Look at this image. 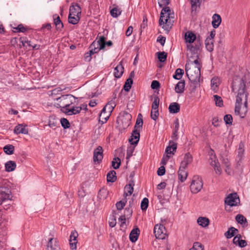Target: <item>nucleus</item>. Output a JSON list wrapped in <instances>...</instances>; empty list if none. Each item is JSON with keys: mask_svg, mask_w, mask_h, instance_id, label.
I'll return each mask as SVG.
<instances>
[{"mask_svg": "<svg viewBox=\"0 0 250 250\" xmlns=\"http://www.w3.org/2000/svg\"><path fill=\"white\" fill-rule=\"evenodd\" d=\"M232 91L238 88V93L236 96V104L235 107V113L239 115L241 118L246 117L248 111V95L246 91V82L244 78L240 79L238 82L237 80L232 83Z\"/></svg>", "mask_w": 250, "mask_h": 250, "instance_id": "obj_1", "label": "nucleus"}, {"mask_svg": "<svg viewBox=\"0 0 250 250\" xmlns=\"http://www.w3.org/2000/svg\"><path fill=\"white\" fill-rule=\"evenodd\" d=\"M169 0H158L159 5L160 7L165 6L161 12L160 18L159 21V24H164L163 28L167 31H169L171 27L167 24L168 21L170 18H174V13L171 12L170 8L167 6L169 4Z\"/></svg>", "mask_w": 250, "mask_h": 250, "instance_id": "obj_2", "label": "nucleus"}, {"mask_svg": "<svg viewBox=\"0 0 250 250\" xmlns=\"http://www.w3.org/2000/svg\"><path fill=\"white\" fill-rule=\"evenodd\" d=\"M184 39L187 43V50L191 54H197L202 45L200 36L197 37L193 32L188 31L185 33Z\"/></svg>", "mask_w": 250, "mask_h": 250, "instance_id": "obj_3", "label": "nucleus"}, {"mask_svg": "<svg viewBox=\"0 0 250 250\" xmlns=\"http://www.w3.org/2000/svg\"><path fill=\"white\" fill-rule=\"evenodd\" d=\"M200 70V67L190 66L188 68L187 64L186 65V73L191 83L190 87L191 88V92H195L199 82L201 75Z\"/></svg>", "mask_w": 250, "mask_h": 250, "instance_id": "obj_4", "label": "nucleus"}, {"mask_svg": "<svg viewBox=\"0 0 250 250\" xmlns=\"http://www.w3.org/2000/svg\"><path fill=\"white\" fill-rule=\"evenodd\" d=\"M76 99L71 94L62 95L60 97L56 98L58 103H55L54 105L57 108H61V111L64 113V111H66L71 104L75 103Z\"/></svg>", "mask_w": 250, "mask_h": 250, "instance_id": "obj_5", "label": "nucleus"}, {"mask_svg": "<svg viewBox=\"0 0 250 250\" xmlns=\"http://www.w3.org/2000/svg\"><path fill=\"white\" fill-rule=\"evenodd\" d=\"M203 186V183L202 178L198 175H195L193 177L190 186V190L193 193H197L201 190Z\"/></svg>", "mask_w": 250, "mask_h": 250, "instance_id": "obj_6", "label": "nucleus"}, {"mask_svg": "<svg viewBox=\"0 0 250 250\" xmlns=\"http://www.w3.org/2000/svg\"><path fill=\"white\" fill-rule=\"evenodd\" d=\"M240 199L236 193H230L225 199V203L230 207L240 205Z\"/></svg>", "mask_w": 250, "mask_h": 250, "instance_id": "obj_7", "label": "nucleus"}, {"mask_svg": "<svg viewBox=\"0 0 250 250\" xmlns=\"http://www.w3.org/2000/svg\"><path fill=\"white\" fill-rule=\"evenodd\" d=\"M167 231L163 225L157 224L154 228V233L156 238L160 239H165L167 236Z\"/></svg>", "mask_w": 250, "mask_h": 250, "instance_id": "obj_8", "label": "nucleus"}, {"mask_svg": "<svg viewBox=\"0 0 250 250\" xmlns=\"http://www.w3.org/2000/svg\"><path fill=\"white\" fill-rule=\"evenodd\" d=\"M12 197L9 188L7 187H0V204L7 199L11 200Z\"/></svg>", "mask_w": 250, "mask_h": 250, "instance_id": "obj_9", "label": "nucleus"}, {"mask_svg": "<svg viewBox=\"0 0 250 250\" xmlns=\"http://www.w3.org/2000/svg\"><path fill=\"white\" fill-rule=\"evenodd\" d=\"M103 149L101 146H98L94 150L93 162L94 163L100 164L103 159Z\"/></svg>", "mask_w": 250, "mask_h": 250, "instance_id": "obj_10", "label": "nucleus"}, {"mask_svg": "<svg viewBox=\"0 0 250 250\" xmlns=\"http://www.w3.org/2000/svg\"><path fill=\"white\" fill-rule=\"evenodd\" d=\"M131 115L126 111L123 112L119 117V119L122 122L123 126L125 128L129 126L131 124Z\"/></svg>", "mask_w": 250, "mask_h": 250, "instance_id": "obj_11", "label": "nucleus"}, {"mask_svg": "<svg viewBox=\"0 0 250 250\" xmlns=\"http://www.w3.org/2000/svg\"><path fill=\"white\" fill-rule=\"evenodd\" d=\"M140 129H135L133 130L131 138L128 139V141L131 145H137L140 139Z\"/></svg>", "mask_w": 250, "mask_h": 250, "instance_id": "obj_12", "label": "nucleus"}, {"mask_svg": "<svg viewBox=\"0 0 250 250\" xmlns=\"http://www.w3.org/2000/svg\"><path fill=\"white\" fill-rule=\"evenodd\" d=\"M134 186V182L133 180H130L129 184L126 185L125 187V192L124 193V196L126 198V197L129 195H131L133 192V186Z\"/></svg>", "mask_w": 250, "mask_h": 250, "instance_id": "obj_13", "label": "nucleus"}, {"mask_svg": "<svg viewBox=\"0 0 250 250\" xmlns=\"http://www.w3.org/2000/svg\"><path fill=\"white\" fill-rule=\"evenodd\" d=\"M186 168L180 166L178 171V178L181 182H184L187 179L188 175V171L185 170Z\"/></svg>", "mask_w": 250, "mask_h": 250, "instance_id": "obj_14", "label": "nucleus"}, {"mask_svg": "<svg viewBox=\"0 0 250 250\" xmlns=\"http://www.w3.org/2000/svg\"><path fill=\"white\" fill-rule=\"evenodd\" d=\"M140 234V229L138 228L133 229L129 234V240L132 242H135L138 239Z\"/></svg>", "mask_w": 250, "mask_h": 250, "instance_id": "obj_15", "label": "nucleus"}, {"mask_svg": "<svg viewBox=\"0 0 250 250\" xmlns=\"http://www.w3.org/2000/svg\"><path fill=\"white\" fill-rule=\"evenodd\" d=\"M82 106H72L70 108L67 109L66 111H64V113L68 115H76L80 113L82 110Z\"/></svg>", "mask_w": 250, "mask_h": 250, "instance_id": "obj_16", "label": "nucleus"}, {"mask_svg": "<svg viewBox=\"0 0 250 250\" xmlns=\"http://www.w3.org/2000/svg\"><path fill=\"white\" fill-rule=\"evenodd\" d=\"M69 14L73 16H79L81 14V8L80 5L76 3L75 5H71L69 8Z\"/></svg>", "mask_w": 250, "mask_h": 250, "instance_id": "obj_17", "label": "nucleus"}, {"mask_svg": "<svg viewBox=\"0 0 250 250\" xmlns=\"http://www.w3.org/2000/svg\"><path fill=\"white\" fill-rule=\"evenodd\" d=\"M193 160L192 156L189 153L185 154L184 160L181 163L180 166L187 167L188 165L191 163Z\"/></svg>", "mask_w": 250, "mask_h": 250, "instance_id": "obj_18", "label": "nucleus"}, {"mask_svg": "<svg viewBox=\"0 0 250 250\" xmlns=\"http://www.w3.org/2000/svg\"><path fill=\"white\" fill-rule=\"evenodd\" d=\"M26 125H23L22 124H19L17 125L14 129V132L17 134H28V129L26 128Z\"/></svg>", "mask_w": 250, "mask_h": 250, "instance_id": "obj_19", "label": "nucleus"}, {"mask_svg": "<svg viewBox=\"0 0 250 250\" xmlns=\"http://www.w3.org/2000/svg\"><path fill=\"white\" fill-rule=\"evenodd\" d=\"M212 18V25L214 28H217L221 23V17L219 14H214Z\"/></svg>", "mask_w": 250, "mask_h": 250, "instance_id": "obj_20", "label": "nucleus"}, {"mask_svg": "<svg viewBox=\"0 0 250 250\" xmlns=\"http://www.w3.org/2000/svg\"><path fill=\"white\" fill-rule=\"evenodd\" d=\"M169 112L170 113L175 114L180 111V104L176 102L172 103L170 104L168 107Z\"/></svg>", "mask_w": 250, "mask_h": 250, "instance_id": "obj_21", "label": "nucleus"}, {"mask_svg": "<svg viewBox=\"0 0 250 250\" xmlns=\"http://www.w3.org/2000/svg\"><path fill=\"white\" fill-rule=\"evenodd\" d=\"M53 238H51L49 239V241L47 245V250H60V247L58 243L55 241L54 245H53Z\"/></svg>", "mask_w": 250, "mask_h": 250, "instance_id": "obj_22", "label": "nucleus"}, {"mask_svg": "<svg viewBox=\"0 0 250 250\" xmlns=\"http://www.w3.org/2000/svg\"><path fill=\"white\" fill-rule=\"evenodd\" d=\"M124 67L121 64L117 65L114 69V75L116 78H120L124 73Z\"/></svg>", "mask_w": 250, "mask_h": 250, "instance_id": "obj_23", "label": "nucleus"}, {"mask_svg": "<svg viewBox=\"0 0 250 250\" xmlns=\"http://www.w3.org/2000/svg\"><path fill=\"white\" fill-rule=\"evenodd\" d=\"M210 164L214 167V170L216 174L219 175L221 174L222 169L220 167V164L217 161H216L215 160H213V158H211Z\"/></svg>", "mask_w": 250, "mask_h": 250, "instance_id": "obj_24", "label": "nucleus"}, {"mask_svg": "<svg viewBox=\"0 0 250 250\" xmlns=\"http://www.w3.org/2000/svg\"><path fill=\"white\" fill-rule=\"evenodd\" d=\"M185 82L184 80L179 81L175 87V92L177 93H182L184 91Z\"/></svg>", "mask_w": 250, "mask_h": 250, "instance_id": "obj_25", "label": "nucleus"}, {"mask_svg": "<svg viewBox=\"0 0 250 250\" xmlns=\"http://www.w3.org/2000/svg\"><path fill=\"white\" fill-rule=\"evenodd\" d=\"M5 170L8 172L14 170L16 167V164L12 161H9L5 164Z\"/></svg>", "mask_w": 250, "mask_h": 250, "instance_id": "obj_26", "label": "nucleus"}, {"mask_svg": "<svg viewBox=\"0 0 250 250\" xmlns=\"http://www.w3.org/2000/svg\"><path fill=\"white\" fill-rule=\"evenodd\" d=\"M54 24H55L56 26V28L57 30H61V29L63 27V24L62 21H61L60 18L59 16H57L56 15H54Z\"/></svg>", "mask_w": 250, "mask_h": 250, "instance_id": "obj_27", "label": "nucleus"}, {"mask_svg": "<svg viewBox=\"0 0 250 250\" xmlns=\"http://www.w3.org/2000/svg\"><path fill=\"white\" fill-rule=\"evenodd\" d=\"M106 178L107 182H114L117 179L116 173L115 171L113 170H110L107 173Z\"/></svg>", "mask_w": 250, "mask_h": 250, "instance_id": "obj_28", "label": "nucleus"}, {"mask_svg": "<svg viewBox=\"0 0 250 250\" xmlns=\"http://www.w3.org/2000/svg\"><path fill=\"white\" fill-rule=\"evenodd\" d=\"M198 224L202 227H206L209 225V220L207 217H199L197 219Z\"/></svg>", "mask_w": 250, "mask_h": 250, "instance_id": "obj_29", "label": "nucleus"}, {"mask_svg": "<svg viewBox=\"0 0 250 250\" xmlns=\"http://www.w3.org/2000/svg\"><path fill=\"white\" fill-rule=\"evenodd\" d=\"M80 20V18L79 16H74L71 14H69L68 20L69 23L75 25L79 22Z\"/></svg>", "mask_w": 250, "mask_h": 250, "instance_id": "obj_30", "label": "nucleus"}, {"mask_svg": "<svg viewBox=\"0 0 250 250\" xmlns=\"http://www.w3.org/2000/svg\"><path fill=\"white\" fill-rule=\"evenodd\" d=\"M143 120L142 119V115L141 113H140V114H139V115L138 116L134 129H139V128L142 127L143 126Z\"/></svg>", "mask_w": 250, "mask_h": 250, "instance_id": "obj_31", "label": "nucleus"}, {"mask_svg": "<svg viewBox=\"0 0 250 250\" xmlns=\"http://www.w3.org/2000/svg\"><path fill=\"white\" fill-rule=\"evenodd\" d=\"M205 45L206 49L208 51L212 52L213 50V41H211L209 39H206L205 40Z\"/></svg>", "mask_w": 250, "mask_h": 250, "instance_id": "obj_32", "label": "nucleus"}, {"mask_svg": "<svg viewBox=\"0 0 250 250\" xmlns=\"http://www.w3.org/2000/svg\"><path fill=\"white\" fill-rule=\"evenodd\" d=\"M15 147L12 145H6L3 147L4 152L8 155H11L14 153Z\"/></svg>", "mask_w": 250, "mask_h": 250, "instance_id": "obj_33", "label": "nucleus"}, {"mask_svg": "<svg viewBox=\"0 0 250 250\" xmlns=\"http://www.w3.org/2000/svg\"><path fill=\"white\" fill-rule=\"evenodd\" d=\"M159 61L161 62H164L167 60V53L165 52H158L156 53Z\"/></svg>", "mask_w": 250, "mask_h": 250, "instance_id": "obj_34", "label": "nucleus"}, {"mask_svg": "<svg viewBox=\"0 0 250 250\" xmlns=\"http://www.w3.org/2000/svg\"><path fill=\"white\" fill-rule=\"evenodd\" d=\"M184 73V71L183 69L177 68L175 72V74L173 76V78L176 80H180Z\"/></svg>", "mask_w": 250, "mask_h": 250, "instance_id": "obj_35", "label": "nucleus"}, {"mask_svg": "<svg viewBox=\"0 0 250 250\" xmlns=\"http://www.w3.org/2000/svg\"><path fill=\"white\" fill-rule=\"evenodd\" d=\"M90 48L91 49L89 50V52L91 54V55L98 53L101 50H103V49H100V46L99 47H96L95 43L94 42H93L90 45Z\"/></svg>", "mask_w": 250, "mask_h": 250, "instance_id": "obj_36", "label": "nucleus"}, {"mask_svg": "<svg viewBox=\"0 0 250 250\" xmlns=\"http://www.w3.org/2000/svg\"><path fill=\"white\" fill-rule=\"evenodd\" d=\"M133 84V80H131L130 79H127L124 85L123 89L126 92H128Z\"/></svg>", "mask_w": 250, "mask_h": 250, "instance_id": "obj_37", "label": "nucleus"}, {"mask_svg": "<svg viewBox=\"0 0 250 250\" xmlns=\"http://www.w3.org/2000/svg\"><path fill=\"white\" fill-rule=\"evenodd\" d=\"M126 203V199L125 198L121 201H120L116 203V207L118 210H121L124 208Z\"/></svg>", "mask_w": 250, "mask_h": 250, "instance_id": "obj_38", "label": "nucleus"}, {"mask_svg": "<svg viewBox=\"0 0 250 250\" xmlns=\"http://www.w3.org/2000/svg\"><path fill=\"white\" fill-rule=\"evenodd\" d=\"M213 97L216 105L219 107L223 106V101L222 98L217 95H215L213 96Z\"/></svg>", "mask_w": 250, "mask_h": 250, "instance_id": "obj_39", "label": "nucleus"}, {"mask_svg": "<svg viewBox=\"0 0 250 250\" xmlns=\"http://www.w3.org/2000/svg\"><path fill=\"white\" fill-rule=\"evenodd\" d=\"M121 165V160L119 158H114L112 161V166L113 168L117 169L119 168Z\"/></svg>", "mask_w": 250, "mask_h": 250, "instance_id": "obj_40", "label": "nucleus"}, {"mask_svg": "<svg viewBox=\"0 0 250 250\" xmlns=\"http://www.w3.org/2000/svg\"><path fill=\"white\" fill-rule=\"evenodd\" d=\"M235 220L238 223L243 225L247 223L246 218L241 214H238L235 217Z\"/></svg>", "mask_w": 250, "mask_h": 250, "instance_id": "obj_41", "label": "nucleus"}, {"mask_svg": "<svg viewBox=\"0 0 250 250\" xmlns=\"http://www.w3.org/2000/svg\"><path fill=\"white\" fill-rule=\"evenodd\" d=\"M148 199L147 198H144L141 203V208L142 210H146L148 206Z\"/></svg>", "mask_w": 250, "mask_h": 250, "instance_id": "obj_42", "label": "nucleus"}, {"mask_svg": "<svg viewBox=\"0 0 250 250\" xmlns=\"http://www.w3.org/2000/svg\"><path fill=\"white\" fill-rule=\"evenodd\" d=\"M121 14V11L117 7H114L110 10V14L113 18H117Z\"/></svg>", "mask_w": 250, "mask_h": 250, "instance_id": "obj_43", "label": "nucleus"}, {"mask_svg": "<svg viewBox=\"0 0 250 250\" xmlns=\"http://www.w3.org/2000/svg\"><path fill=\"white\" fill-rule=\"evenodd\" d=\"M106 38L104 36H100L99 38V40L98 41V44L100 47V49H104V43L105 42Z\"/></svg>", "mask_w": 250, "mask_h": 250, "instance_id": "obj_44", "label": "nucleus"}, {"mask_svg": "<svg viewBox=\"0 0 250 250\" xmlns=\"http://www.w3.org/2000/svg\"><path fill=\"white\" fill-rule=\"evenodd\" d=\"M224 120L226 125H231L232 123V116L230 114H227L224 117Z\"/></svg>", "mask_w": 250, "mask_h": 250, "instance_id": "obj_45", "label": "nucleus"}, {"mask_svg": "<svg viewBox=\"0 0 250 250\" xmlns=\"http://www.w3.org/2000/svg\"><path fill=\"white\" fill-rule=\"evenodd\" d=\"M159 101H160V99H159V98L156 96L154 97V100H153V102L152 104V109H157V108H158V107H159Z\"/></svg>", "mask_w": 250, "mask_h": 250, "instance_id": "obj_46", "label": "nucleus"}, {"mask_svg": "<svg viewBox=\"0 0 250 250\" xmlns=\"http://www.w3.org/2000/svg\"><path fill=\"white\" fill-rule=\"evenodd\" d=\"M106 108L108 109V112H111L115 107L116 106V104L112 100L109 101L105 105Z\"/></svg>", "mask_w": 250, "mask_h": 250, "instance_id": "obj_47", "label": "nucleus"}, {"mask_svg": "<svg viewBox=\"0 0 250 250\" xmlns=\"http://www.w3.org/2000/svg\"><path fill=\"white\" fill-rule=\"evenodd\" d=\"M201 0H190L192 10H196L197 7L200 6Z\"/></svg>", "mask_w": 250, "mask_h": 250, "instance_id": "obj_48", "label": "nucleus"}, {"mask_svg": "<svg viewBox=\"0 0 250 250\" xmlns=\"http://www.w3.org/2000/svg\"><path fill=\"white\" fill-rule=\"evenodd\" d=\"M158 116H159L158 108H157V109H155V110L152 109L151 111V114H150L151 118L152 120L156 121L157 120V119L158 118Z\"/></svg>", "mask_w": 250, "mask_h": 250, "instance_id": "obj_49", "label": "nucleus"}, {"mask_svg": "<svg viewBox=\"0 0 250 250\" xmlns=\"http://www.w3.org/2000/svg\"><path fill=\"white\" fill-rule=\"evenodd\" d=\"M62 126L64 128H68L70 127V123L68 120L65 118H62L61 120Z\"/></svg>", "mask_w": 250, "mask_h": 250, "instance_id": "obj_50", "label": "nucleus"}, {"mask_svg": "<svg viewBox=\"0 0 250 250\" xmlns=\"http://www.w3.org/2000/svg\"><path fill=\"white\" fill-rule=\"evenodd\" d=\"M78 236V232L75 230L72 231L69 238V242H71L73 241H77V238Z\"/></svg>", "mask_w": 250, "mask_h": 250, "instance_id": "obj_51", "label": "nucleus"}, {"mask_svg": "<svg viewBox=\"0 0 250 250\" xmlns=\"http://www.w3.org/2000/svg\"><path fill=\"white\" fill-rule=\"evenodd\" d=\"M219 83V79L218 77H213L211 80V85L212 87L217 88Z\"/></svg>", "mask_w": 250, "mask_h": 250, "instance_id": "obj_52", "label": "nucleus"}, {"mask_svg": "<svg viewBox=\"0 0 250 250\" xmlns=\"http://www.w3.org/2000/svg\"><path fill=\"white\" fill-rule=\"evenodd\" d=\"M135 147L130 146L127 148V154H126V159H129L130 157L132 156L133 152H134Z\"/></svg>", "mask_w": 250, "mask_h": 250, "instance_id": "obj_53", "label": "nucleus"}, {"mask_svg": "<svg viewBox=\"0 0 250 250\" xmlns=\"http://www.w3.org/2000/svg\"><path fill=\"white\" fill-rule=\"evenodd\" d=\"M191 249H194L195 250H204V246L201 243L196 242L194 243L193 247Z\"/></svg>", "mask_w": 250, "mask_h": 250, "instance_id": "obj_54", "label": "nucleus"}, {"mask_svg": "<svg viewBox=\"0 0 250 250\" xmlns=\"http://www.w3.org/2000/svg\"><path fill=\"white\" fill-rule=\"evenodd\" d=\"M132 209L130 208H126L125 210L124 215L126 217L127 219L130 218L132 215Z\"/></svg>", "mask_w": 250, "mask_h": 250, "instance_id": "obj_55", "label": "nucleus"}, {"mask_svg": "<svg viewBox=\"0 0 250 250\" xmlns=\"http://www.w3.org/2000/svg\"><path fill=\"white\" fill-rule=\"evenodd\" d=\"M26 41H27V42H26L27 46H28L29 47H31L34 49H39L40 48V45L33 44L31 41H28L27 39V38L26 39Z\"/></svg>", "mask_w": 250, "mask_h": 250, "instance_id": "obj_56", "label": "nucleus"}, {"mask_svg": "<svg viewBox=\"0 0 250 250\" xmlns=\"http://www.w3.org/2000/svg\"><path fill=\"white\" fill-rule=\"evenodd\" d=\"M160 86V84L159 82L158 81L154 80L152 82L151 84V87L153 89H157Z\"/></svg>", "mask_w": 250, "mask_h": 250, "instance_id": "obj_57", "label": "nucleus"}, {"mask_svg": "<svg viewBox=\"0 0 250 250\" xmlns=\"http://www.w3.org/2000/svg\"><path fill=\"white\" fill-rule=\"evenodd\" d=\"M166 169L164 166H161L158 169L157 173L159 176H163L165 174Z\"/></svg>", "mask_w": 250, "mask_h": 250, "instance_id": "obj_58", "label": "nucleus"}, {"mask_svg": "<svg viewBox=\"0 0 250 250\" xmlns=\"http://www.w3.org/2000/svg\"><path fill=\"white\" fill-rule=\"evenodd\" d=\"M17 30L16 32H24L26 31V28L21 24H19L17 27L15 28Z\"/></svg>", "mask_w": 250, "mask_h": 250, "instance_id": "obj_59", "label": "nucleus"}, {"mask_svg": "<svg viewBox=\"0 0 250 250\" xmlns=\"http://www.w3.org/2000/svg\"><path fill=\"white\" fill-rule=\"evenodd\" d=\"M169 144L170 148L172 149V152L176 151L177 147V144L175 143L173 141H170Z\"/></svg>", "mask_w": 250, "mask_h": 250, "instance_id": "obj_60", "label": "nucleus"}, {"mask_svg": "<svg viewBox=\"0 0 250 250\" xmlns=\"http://www.w3.org/2000/svg\"><path fill=\"white\" fill-rule=\"evenodd\" d=\"M147 20L146 16L143 17V21L141 25V29H145L147 25Z\"/></svg>", "mask_w": 250, "mask_h": 250, "instance_id": "obj_61", "label": "nucleus"}, {"mask_svg": "<svg viewBox=\"0 0 250 250\" xmlns=\"http://www.w3.org/2000/svg\"><path fill=\"white\" fill-rule=\"evenodd\" d=\"M127 219L126 217L124 214L120 217L119 220L121 222V227H123L125 224V220Z\"/></svg>", "mask_w": 250, "mask_h": 250, "instance_id": "obj_62", "label": "nucleus"}, {"mask_svg": "<svg viewBox=\"0 0 250 250\" xmlns=\"http://www.w3.org/2000/svg\"><path fill=\"white\" fill-rule=\"evenodd\" d=\"M212 125L218 127L220 125H219V120L218 119V118L217 117H215L212 119Z\"/></svg>", "mask_w": 250, "mask_h": 250, "instance_id": "obj_63", "label": "nucleus"}, {"mask_svg": "<svg viewBox=\"0 0 250 250\" xmlns=\"http://www.w3.org/2000/svg\"><path fill=\"white\" fill-rule=\"evenodd\" d=\"M241 238V235L239 234L236 235L233 239V243L235 245H238L239 243V241Z\"/></svg>", "mask_w": 250, "mask_h": 250, "instance_id": "obj_64", "label": "nucleus"}]
</instances>
